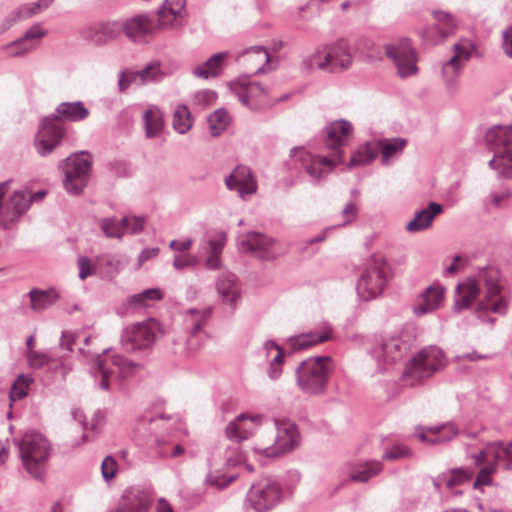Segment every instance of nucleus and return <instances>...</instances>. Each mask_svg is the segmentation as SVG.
Wrapping results in <instances>:
<instances>
[{
  "mask_svg": "<svg viewBox=\"0 0 512 512\" xmlns=\"http://www.w3.org/2000/svg\"><path fill=\"white\" fill-rule=\"evenodd\" d=\"M474 50L475 46L469 40H461L453 45V55L442 65V77L450 93L457 91L458 78Z\"/></svg>",
  "mask_w": 512,
  "mask_h": 512,
  "instance_id": "4468645a",
  "label": "nucleus"
},
{
  "mask_svg": "<svg viewBox=\"0 0 512 512\" xmlns=\"http://www.w3.org/2000/svg\"><path fill=\"white\" fill-rule=\"evenodd\" d=\"M174 419L160 411H145L137 417L134 432L139 439L146 441V445L155 450L161 457L176 458L184 454L185 450L180 444L173 445L166 439L174 428Z\"/></svg>",
  "mask_w": 512,
  "mask_h": 512,
  "instance_id": "7ed1b4c3",
  "label": "nucleus"
},
{
  "mask_svg": "<svg viewBox=\"0 0 512 512\" xmlns=\"http://www.w3.org/2000/svg\"><path fill=\"white\" fill-rule=\"evenodd\" d=\"M230 88L235 93L238 100L252 110L260 109V105L256 100L268 95V90L263 85L246 79L231 82Z\"/></svg>",
  "mask_w": 512,
  "mask_h": 512,
  "instance_id": "a878e982",
  "label": "nucleus"
},
{
  "mask_svg": "<svg viewBox=\"0 0 512 512\" xmlns=\"http://www.w3.org/2000/svg\"><path fill=\"white\" fill-rule=\"evenodd\" d=\"M334 372L330 356H314L301 361L295 369L297 388L307 396L325 395Z\"/></svg>",
  "mask_w": 512,
  "mask_h": 512,
  "instance_id": "20e7f679",
  "label": "nucleus"
},
{
  "mask_svg": "<svg viewBox=\"0 0 512 512\" xmlns=\"http://www.w3.org/2000/svg\"><path fill=\"white\" fill-rule=\"evenodd\" d=\"M409 349V342L400 337H391L375 343L369 350V354L375 360L377 369L382 372L400 361Z\"/></svg>",
  "mask_w": 512,
  "mask_h": 512,
  "instance_id": "dca6fc26",
  "label": "nucleus"
},
{
  "mask_svg": "<svg viewBox=\"0 0 512 512\" xmlns=\"http://www.w3.org/2000/svg\"><path fill=\"white\" fill-rule=\"evenodd\" d=\"M77 335L71 331L62 332L60 338V348L66 350L68 353L73 351V345L76 341Z\"/></svg>",
  "mask_w": 512,
  "mask_h": 512,
  "instance_id": "680f3d73",
  "label": "nucleus"
},
{
  "mask_svg": "<svg viewBox=\"0 0 512 512\" xmlns=\"http://www.w3.org/2000/svg\"><path fill=\"white\" fill-rule=\"evenodd\" d=\"M459 434L458 428L453 423H447L442 426L430 427L427 431H421L418 434L422 442L429 444H442L452 440Z\"/></svg>",
  "mask_w": 512,
  "mask_h": 512,
  "instance_id": "4c0bfd02",
  "label": "nucleus"
},
{
  "mask_svg": "<svg viewBox=\"0 0 512 512\" xmlns=\"http://www.w3.org/2000/svg\"><path fill=\"white\" fill-rule=\"evenodd\" d=\"M472 469L453 468L447 472L438 474L433 478V486L436 490H441L443 487L452 491L454 494H461L460 490H455L456 487L469 483L473 477Z\"/></svg>",
  "mask_w": 512,
  "mask_h": 512,
  "instance_id": "7c9ffc66",
  "label": "nucleus"
},
{
  "mask_svg": "<svg viewBox=\"0 0 512 512\" xmlns=\"http://www.w3.org/2000/svg\"><path fill=\"white\" fill-rule=\"evenodd\" d=\"M238 478L234 472H223L221 470L210 471L205 477V484L217 490H223Z\"/></svg>",
  "mask_w": 512,
  "mask_h": 512,
  "instance_id": "49530a36",
  "label": "nucleus"
},
{
  "mask_svg": "<svg viewBox=\"0 0 512 512\" xmlns=\"http://www.w3.org/2000/svg\"><path fill=\"white\" fill-rule=\"evenodd\" d=\"M276 436L272 445L256 447L255 452L265 457L285 455L300 445L301 436L297 425L290 419L275 420Z\"/></svg>",
  "mask_w": 512,
  "mask_h": 512,
  "instance_id": "ddd939ff",
  "label": "nucleus"
},
{
  "mask_svg": "<svg viewBox=\"0 0 512 512\" xmlns=\"http://www.w3.org/2000/svg\"><path fill=\"white\" fill-rule=\"evenodd\" d=\"M65 135L63 127L53 121L51 117H44L35 138V148L39 155L45 157L52 153L60 144Z\"/></svg>",
  "mask_w": 512,
  "mask_h": 512,
  "instance_id": "6ab92c4d",
  "label": "nucleus"
},
{
  "mask_svg": "<svg viewBox=\"0 0 512 512\" xmlns=\"http://www.w3.org/2000/svg\"><path fill=\"white\" fill-rule=\"evenodd\" d=\"M377 154L378 153L375 143L367 142L359 146L358 149L352 154L349 166L356 167L369 164L377 157Z\"/></svg>",
  "mask_w": 512,
  "mask_h": 512,
  "instance_id": "c03bdc74",
  "label": "nucleus"
},
{
  "mask_svg": "<svg viewBox=\"0 0 512 512\" xmlns=\"http://www.w3.org/2000/svg\"><path fill=\"white\" fill-rule=\"evenodd\" d=\"M46 35L39 24L31 26L22 37L4 45L2 49L9 57H21L36 48L38 41Z\"/></svg>",
  "mask_w": 512,
  "mask_h": 512,
  "instance_id": "bb28decb",
  "label": "nucleus"
},
{
  "mask_svg": "<svg viewBox=\"0 0 512 512\" xmlns=\"http://www.w3.org/2000/svg\"><path fill=\"white\" fill-rule=\"evenodd\" d=\"M503 49L505 54L512 58V27L503 31Z\"/></svg>",
  "mask_w": 512,
  "mask_h": 512,
  "instance_id": "774afa93",
  "label": "nucleus"
},
{
  "mask_svg": "<svg viewBox=\"0 0 512 512\" xmlns=\"http://www.w3.org/2000/svg\"><path fill=\"white\" fill-rule=\"evenodd\" d=\"M433 15L437 24L433 29H431V32L437 31L441 40H444L454 33L456 21L451 14L443 11H434Z\"/></svg>",
  "mask_w": 512,
  "mask_h": 512,
  "instance_id": "a18cd8bd",
  "label": "nucleus"
},
{
  "mask_svg": "<svg viewBox=\"0 0 512 512\" xmlns=\"http://www.w3.org/2000/svg\"><path fill=\"white\" fill-rule=\"evenodd\" d=\"M216 290L221 302L235 308L241 297L240 283L232 273L221 274L216 281Z\"/></svg>",
  "mask_w": 512,
  "mask_h": 512,
  "instance_id": "2f4dec72",
  "label": "nucleus"
},
{
  "mask_svg": "<svg viewBox=\"0 0 512 512\" xmlns=\"http://www.w3.org/2000/svg\"><path fill=\"white\" fill-rule=\"evenodd\" d=\"M261 420V415L242 413L226 426L225 434L229 440L240 443L256 432Z\"/></svg>",
  "mask_w": 512,
  "mask_h": 512,
  "instance_id": "b1692460",
  "label": "nucleus"
},
{
  "mask_svg": "<svg viewBox=\"0 0 512 512\" xmlns=\"http://www.w3.org/2000/svg\"><path fill=\"white\" fill-rule=\"evenodd\" d=\"M101 473L105 481L113 479L117 473V463L112 456H106L101 464Z\"/></svg>",
  "mask_w": 512,
  "mask_h": 512,
  "instance_id": "13d9d810",
  "label": "nucleus"
},
{
  "mask_svg": "<svg viewBox=\"0 0 512 512\" xmlns=\"http://www.w3.org/2000/svg\"><path fill=\"white\" fill-rule=\"evenodd\" d=\"M122 32L134 43L148 42L156 29L150 14H138L121 22Z\"/></svg>",
  "mask_w": 512,
  "mask_h": 512,
  "instance_id": "412c9836",
  "label": "nucleus"
},
{
  "mask_svg": "<svg viewBox=\"0 0 512 512\" xmlns=\"http://www.w3.org/2000/svg\"><path fill=\"white\" fill-rule=\"evenodd\" d=\"M193 120L188 107L180 104L176 107L173 114V128L179 134H185L192 127Z\"/></svg>",
  "mask_w": 512,
  "mask_h": 512,
  "instance_id": "09e8293b",
  "label": "nucleus"
},
{
  "mask_svg": "<svg viewBox=\"0 0 512 512\" xmlns=\"http://www.w3.org/2000/svg\"><path fill=\"white\" fill-rule=\"evenodd\" d=\"M140 364L120 354L103 356L97 354L91 368L95 383L102 390H109L111 383L118 377L133 375Z\"/></svg>",
  "mask_w": 512,
  "mask_h": 512,
  "instance_id": "6e6552de",
  "label": "nucleus"
},
{
  "mask_svg": "<svg viewBox=\"0 0 512 512\" xmlns=\"http://www.w3.org/2000/svg\"><path fill=\"white\" fill-rule=\"evenodd\" d=\"M92 166V156L89 152L81 151L73 153L58 164L63 171V186L73 195H79L88 183Z\"/></svg>",
  "mask_w": 512,
  "mask_h": 512,
  "instance_id": "9b49d317",
  "label": "nucleus"
},
{
  "mask_svg": "<svg viewBox=\"0 0 512 512\" xmlns=\"http://www.w3.org/2000/svg\"><path fill=\"white\" fill-rule=\"evenodd\" d=\"M482 464H485V466L482 467L477 474L473 483L474 489H480L482 486L490 485L492 475L496 472L497 465L502 464V462H496L493 458H487Z\"/></svg>",
  "mask_w": 512,
  "mask_h": 512,
  "instance_id": "3c124183",
  "label": "nucleus"
},
{
  "mask_svg": "<svg viewBox=\"0 0 512 512\" xmlns=\"http://www.w3.org/2000/svg\"><path fill=\"white\" fill-rule=\"evenodd\" d=\"M100 227L108 238L120 239L124 235L122 220L117 222L115 218H104L101 220Z\"/></svg>",
  "mask_w": 512,
  "mask_h": 512,
  "instance_id": "864d4df0",
  "label": "nucleus"
},
{
  "mask_svg": "<svg viewBox=\"0 0 512 512\" xmlns=\"http://www.w3.org/2000/svg\"><path fill=\"white\" fill-rule=\"evenodd\" d=\"M282 498V488L278 481L268 478L251 486L247 492V502L256 512H266L274 508Z\"/></svg>",
  "mask_w": 512,
  "mask_h": 512,
  "instance_id": "2eb2a0df",
  "label": "nucleus"
},
{
  "mask_svg": "<svg viewBox=\"0 0 512 512\" xmlns=\"http://www.w3.org/2000/svg\"><path fill=\"white\" fill-rule=\"evenodd\" d=\"M413 456V451L403 443H395L390 448H386L382 458L386 461H396L407 459Z\"/></svg>",
  "mask_w": 512,
  "mask_h": 512,
  "instance_id": "603ef678",
  "label": "nucleus"
},
{
  "mask_svg": "<svg viewBox=\"0 0 512 512\" xmlns=\"http://www.w3.org/2000/svg\"><path fill=\"white\" fill-rule=\"evenodd\" d=\"M216 98V94L210 90L198 91L194 95V102L200 107H206L210 105Z\"/></svg>",
  "mask_w": 512,
  "mask_h": 512,
  "instance_id": "052dcab7",
  "label": "nucleus"
},
{
  "mask_svg": "<svg viewBox=\"0 0 512 512\" xmlns=\"http://www.w3.org/2000/svg\"><path fill=\"white\" fill-rule=\"evenodd\" d=\"M445 289L440 283H433L420 293L413 305V313L423 316L439 309L444 300Z\"/></svg>",
  "mask_w": 512,
  "mask_h": 512,
  "instance_id": "cd10ccee",
  "label": "nucleus"
},
{
  "mask_svg": "<svg viewBox=\"0 0 512 512\" xmlns=\"http://www.w3.org/2000/svg\"><path fill=\"white\" fill-rule=\"evenodd\" d=\"M15 443L27 472L36 479H42L51 450L48 440L41 433L30 431Z\"/></svg>",
  "mask_w": 512,
  "mask_h": 512,
  "instance_id": "0eeeda50",
  "label": "nucleus"
},
{
  "mask_svg": "<svg viewBox=\"0 0 512 512\" xmlns=\"http://www.w3.org/2000/svg\"><path fill=\"white\" fill-rule=\"evenodd\" d=\"M481 287H484V298L476 308V314L483 322L494 323V318H485L484 314L492 312L499 315L507 313V300L502 295L500 284V271L494 266H486L478 271L477 277H470L456 287L455 310L468 309L479 296Z\"/></svg>",
  "mask_w": 512,
  "mask_h": 512,
  "instance_id": "f03ea898",
  "label": "nucleus"
},
{
  "mask_svg": "<svg viewBox=\"0 0 512 512\" xmlns=\"http://www.w3.org/2000/svg\"><path fill=\"white\" fill-rule=\"evenodd\" d=\"M33 382V378L29 375L20 374L13 382L8 394L10 405L16 400L23 399L27 396L29 387Z\"/></svg>",
  "mask_w": 512,
  "mask_h": 512,
  "instance_id": "8fccbe9b",
  "label": "nucleus"
},
{
  "mask_svg": "<svg viewBox=\"0 0 512 512\" xmlns=\"http://www.w3.org/2000/svg\"><path fill=\"white\" fill-rule=\"evenodd\" d=\"M238 246L242 252H251L263 260H273L277 256V243L271 237L259 232H249L238 237Z\"/></svg>",
  "mask_w": 512,
  "mask_h": 512,
  "instance_id": "a211bd4d",
  "label": "nucleus"
},
{
  "mask_svg": "<svg viewBox=\"0 0 512 512\" xmlns=\"http://www.w3.org/2000/svg\"><path fill=\"white\" fill-rule=\"evenodd\" d=\"M186 0H164L157 10L158 28L163 29L167 26L180 25V19L185 12Z\"/></svg>",
  "mask_w": 512,
  "mask_h": 512,
  "instance_id": "72a5a7b5",
  "label": "nucleus"
},
{
  "mask_svg": "<svg viewBox=\"0 0 512 512\" xmlns=\"http://www.w3.org/2000/svg\"><path fill=\"white\" fill-rule=\"evenodd\" d=\"M152 503V493L141 486L127 488L115 512H147Z\"/></svg>",
  "mask_w": 512,
  "mask_h": 512,
  "instance_id": "4be33fe9",
  "label": "nucleus"
},
{
  "mask_svg": "<svg viewBox=\"0 0 512 512\" xmlns=\"http://www.w3.org/2000/svg\"><path fill=\"white\" fill-rule=\"evenodd\" d=\"M196 259L191 255L175 256L173 260V267L177 270L193 266Z\"/></svg>",
  "mask_w": 512,
  "mask_h": 512,
  "instance_id": "0e129e2a",
  "label": "nucleus"
},
{
  "mask_svg": "<svg viewBox=\"0 0 512 512\" xmlns=\"http://www.w3.org/2000/svg\"><path fill=\"white\" fill-rule=\"evenodd\" d=\"M193 240L190 238H186L184 240H172L170 242V248L177 252H185L188 251L192 246Z\"/></svg>",
  "mask_w": 512,
  "mask_h": 512,
  "instance_id": "338daca9",
  "label": "nucleus"
},
{
  "mask_svg": "<svg viewBox=\"0 0 512 512\" xmlns=\"http://www.w3.org/2000/svg\"><path fill=\"white\" fill-rule=\"evenodd\" d=\"M383 470L380 461L372 460L356 465L351 473L350 479L354 482L366 483Z\"/></svg>",
  "mask_w": 512,
  "mask_h": 512,
  "instance_id": "37998d69",
  "label": "nucleus"
},
{
  "mask_svg": "<svg viewBox=\"0 0 512 512\" xmlns=\"http://www.w3.org/2000/svg\"><path fill=\"white\" fill-rule=\"evenodd\" d=\"M471 458L474 460L476 466L482 465L487 458H493L496 462H502L506 470L512 469V441L508 445L503 442L488 443L484 449H481L477 454H472Z\"/></svg>",
  "mask_w": 512,
  "mask_h": 512,
  "instance_id": "c756f323",
  "label": "nucleus"
},
{
  "mask_svg": "<svg viewBox=\"0 0 512 512\" xmlns=\"http://www.w3.org/2000/svg\"><path fill=\"white\" fill-rule=\"evenodd\" d=\"M244 460L245 459L242 452L239 451L238 447H235L233 450H231L230 454L226 456L225 466L227 469L231 467H237L243 463Z\"/></svg>",
  "mask_w": 512,
  "mask_h": 512,
  "instance_id": "e2e57ef3",
  "label": "nucleus"
},
{
  "mask_svg": "<svg viewBox=\"0 0 512 512\" xmlns=\"http://www.w3.org/2000/svg\"><path fill=\"white\" fill-rule=\"evenodd\" d=\"M26 20L24 17L23 11L20 6L12 10L9 14H7L2 22L0 23V34L9 30L16 23Z\"/></svg>",
  "mask_w": 512,
  "mask_h": 512,
  "instance_id": "6e6d98bb",
  "label": "nucleus"
},
{
  "mask_svg": "<svg viewBox=\"0 0 512 512\" xmlns=\"http://www.w3.org/2000/svg\"><path fill=\"white\" fill-rule=\"evenodd\" d=\"M89 116V110L82 101L62 102L57 105L55 112L48 117L53 118L54 122L68 121L80 122Z\"/></svg>",
  "mask_w": 512,
  "mask_h": 512,
  "instance_id": "f704fd0d",
  "label": "nucleus"
},
{
  "mask_svg": "<svg viewBox=\"0 0 512 512\" xmlns=\"http://www.w3.org/2000/svg\"><path fill=\"white\" fill-rule=\"evenodd\" d=\"M485 140L495 150L489 166L501 176L512 177V125H496L488 129Z\"/></svg>",
  "mask_w": 512,
  "mask_h": 512,
  "instance_id": "1a4fd4ad",
  "label": "nucleus"
},
{
  "mask_svg": "<svg viewBox=\"0 0 512 512\" xmlns=\"http://www.w3.org/2000/svg\"><path fill=\"white\" fill-rule=\"evenodd\" d=\"M333 329L330 324L323 323L317 329L290 337L289 341L294 350H304L313 345L332 339Z\"/></svg>",
  "mask_w": 512,
  "mask_h": 512,
  "instance_id": "473e14b6",
  "label": "nucleus"
},
{
  "mask_svg": "<svg viewBox=\"0 0 512 512\" xmlns=\"http://www.w3.org/2000/svg\"><path fill=\"white\" fill-rule=\"evenodd\" d=\"M28 297L30 299V308L35 312L50 308L58 299V295L54 290H41L38 288H32L28 293Z\"/></svg>",
  "mask_w": 512,
  "mask_h": 512,
  "instance_id": "a19ab883",
  "label": "nucleus"
},
{
  "mask_svg": "<svg viewBox=\"0 0 512 512\" xmlns=\"http://www.w3.org/2000/svg\"><path fill=\"white\" fill-rule=\"evenodd\" d=\"M407 141L404 138H392V139H382L375 142V146L377 148V152H381L382 163L384 165L389 164V160L402 153Z\"/></svg>",
  "mask_w": 512,
  "mask_h": 512,
  "instance_id": "79ce46f5",
  "label": "nucleus"
},
{
  "mask_svg": "<svg viewBox=\"0 0 512 512\" xmlns=\"http://www.w3.org/2000/svg\"><path fill=\"white\" fill-rule=\"evenodd\" d=\"M443 211L442 206L437 202H430L425 209L415 213V217L407 223L406 230L409 232H420L429 228L433 219Z\"/></svg>",
  "mask_w": 512,
  "mask_h": 512,
  "instance_id": "e433bc0d",
  "label": "nucleus"
},
{
  "mask_svg": "<svg viewBox=\"0 0 512 512\" xmlns=\"http://www.w3.org/2000/svg\"><path fill=\"white\" fill-rule=\"evenodd\" d=\"M386 55L397 68L401 78H407L417 73L416 55L408 39L385 46Z\"/></svg>",
  "mask_w": 512,
  "mask_h": 512,
  "instance_id": "f3484780",
  "label": "nucleus"
},
{
  "mask_svg": "<svg viewBox=\"0 0 512 512\" xmlns=\"http://www.w3.org/2000/svg\"><path fill=\"white\" fill-rule=\"evenodd\" d=\"M353 125L345 119L330 122L323 129V140L331 154H314L303 147H293L290 157L299 171H303L313 184H319L327 175L344 161L342 147L352 135Z\"/></svg>",
  "mask_w": 512,
  "mask_h": 512,
  "instance_id": "f257e3e1",
  "label": "nucleus"
},
{
  "mask_svg": "<svg viewBox=\"0 0 512 512\" xmlns=\"http://www.w3.org/2000/svg\"><path fill=\"white\" fill-rule=\"evenodd\" d=\"M230 123V116L226 109L219 108L208 117L209 130L212 136H219Z\"/></svg>",
  "mask_w": 512,
  "mask_h": 512,
  "instance_id": "de8ad7c7",
  "label": "nucleus"
},
{
  "mask_svg": "<svg viewBox=\"0 0 512 512\" xmlns=\"http://www.w3.org/2000/svg\"><path fill=\"white\" fill-rule=\"evenodd\" d=\"M161 76L160 64L157 62L149 63L142 70L125 69L119 73L118 88L120 92H124L132 84L140 86L147 82L158 81Z\"/></svg>",
  "mask_w": 512,
  "mask_h": 512,
  "instance_id": "393cba45",
  "label": "nucleus"
},
{
  "mask_svg": "<svg viewBox=\"0 0 512 512\" xmlns=\"http://www.w3.org/2000/svg\"><path fill=\"white\" fill-rule=\"evenodd\" d=\"M145 136L149 139L161 135L165 123L162 111L156 105H149L143 113Z\"/></svg>",
  "mask_w": 512,
  "mask_h": 512,
  "instance_id": "58836bf2",
  "label": "nucleus"
},
{
  "mask_svg": "<svg viewBox=\"0 0 512 512\" xmlns=\"http://www.w3.org/2000/svg\"><path fill=\"white\" fill-rule=\"evenodd\" d=\"M52 3L53 0H38L36 2L22 4L20 7L23 11L24 17L29 19L46 10Z\"/></svg>",
  "mask_w": 512,
  "mask_h": 512,
  "instance_id": "5fc2aeb1",
  "label": "nucleus"
},
{
  "mask_svg": "<svg viewBox=\"0 0 512 512\" xmlns=\"http://www.w3.org/2000/svg\"><path fill=\"white\" fill-rule=\"evenodd\" d=\"M122 224L124 228V234H138L144 228V220L142 217L125 216L122 218Z\"/></svg>",
  "mask_w": 512,
  "mask_h": 512,
  "instance_id": "4d7b16f0",
  "label": "nucleus"
},
{
  "mask_svg": "<svg viewBox=\"0 0 512 512\" xmlns=\"http://www.w3.org/2000/svg\"><path fill=\"white\" fill-rule=\"evenodd\" d=\"M162 333L161 326L154 318H148L123 329L120 345L126 352L150 348Z\"/></svg>",
  "mask_w": 512,
  "mask_h": 512,
  "instance_id": "f8f14e48",
  "label": "nucleus"
},
{
  "mask_svg": "<svg viewBox=\"0 0 512 512\" xmlns=\"http://www.w3.org/2000/svg\"><path fill=\"white\" fill-rule=\"evenodd\" d=\"M351 63L352 55L343 41L324 46L303 59L306 69H319L329 73L342 72L349 68Z\"/></svg>",
  "mask_w": 512,
  "mask_h": 512,
  "instance_id": "9d476101",
  "label": "nucleus"
},
{
  "mask_svg": "<svg viewBox=\"0 0 512 512\" xmlns=\"http://www.w3.org/2000/svg\"><path fill=\"white\" fill-rule=\"evenodd\" d=\"M211 317V309L204 308L189 309L187 310L184 318L185 328L190 333L191 337L197 336L202 328L207 325Z\"/></svg>",
  "mask_w": 512,
  "mask_h": 512,
  "instance_id": "ea45409f",
  "label": "nucleus"
},
{
  "mask_svg": "<svg viewBox=\"0 0 512 512\" xmlns=\"http://www.w3.org/2000/svg\"><path fill=\"white\" fill-rule=\"evenodd\" d=\"M391 268L386 259L374 254L365 264L356 285L358 297L363 301H371L379 297L386 288Z\"/></svg>",
  "mask_w": 512,
  "mask_h": 512,
  "instance_id": "423d86ee",
  "label": "nucleus"
},
{
  "mask_svg": "<svg viewBox=\"0 0 512 512\" xmlns=\"http://www.w3.org/2000/svg\"><path fill=\"white\" fill-rule=\"evenodd\" d=\"M28 366L32 369H46L51 372L52 377L65 376L71 370L70 365L62 358H54L49 353L30 351L25 353Z\"/></svg>",
  "mask_w": 512,
  "mask_h": 512,
  "instance_id": "5701e85b",
  "label": "nucleus"
},
{
  "mask_svg": "<svg viewBox=\"0 0 512 512\" xmlns=\"http://www.w3.org/2000/svg\"><path fill=\"white\" fill-rule=\"evenodd\" d=\"M447 360L443 350L437 346L422 348L405 365L402 373V380L406 385L416 386L443 370Z\"/></svg>",
  "mask_w": 512,
  "mask_h": 512,
  "instance_id": "39448f33",
  "label": "nucleus"
},
{
  "mask_svg": "<svg viewBox=\"0 0 512 512\" xmlns=\"http://www.w3.org/2000/svg\"><path fill=\"white\" fill-rule=\"evenodd\" d=\"M122 32L121 22L107 21L91 24L81 30V36L96 45H104Z\"/></svg>",
  "mask_w": 512,
  "mask_h": 512,
  "instance_id": "c85d7f7f",
  "label": "nucleus"
},
{
  "mask_svg": "<svg viewBox=\"0 0 512 512\" xmlns=\"http://www.w3.org/2000/svg\"><path fill=\"white\" fill-rule=\"evenodd\" d=\"M107 167L115 177H126L130 174L129 164L124 160H113L108 163Z\"/></svg>",
  "mask_w": 512,
  "mask_h": 512,
  "instance_id": "bf43d9fd",
  "label": "nucleus"
},
{
  "mask_svg": "<svg viewBox=\"0 0 512 512\" xmlns=\"http://www.w3.org/2000/svg\"><path fill=\"white\" fill-rule=\"evenodd\" d=\"M228 51H223L212 55L203 64L193 69V75L202 79L215 78L221 75L224 70L225 62L229 57Z\"/></svg>",
  "mask_w": 512,
  "mask_h": 512,
  "instance_id": "c9c22d12",
  "label": "nucleus"
},
{
  "mask_svg": "<svg viewBox=\"0 0 512 512\" xmlns=\"http://www.w3.org/2000/svg\"><path fill=\"white\" fill-rule=\"evenodd\" d=\"M357 211H358V209L353 202L347 203L342 210V215L345 220L341 224V226L351 223L356 218Z\"/></svg>",
  "mask_w": 512,
  "mask_h": 512,
  "instance_id": "69168bd1",
  "label": "nucleus"
},
{
  "mask_svg": "<svg viewBox=\"0 0 512 512\" xmlns=\"http://www.w3.org/2000/svg\"><path fill=\"white\" fill-rule=\"evenodd\" d=\"M225 186L230 191H236L242 200H247L255 194L258 188L257 180L252 170L244 165H238L225 178Z\"/></svg>",
  "mask_w": 512,
  "mask_h": 512,
  "instance_id": "aec40b11",
  "label": "nucleus"
}]
</instances>
